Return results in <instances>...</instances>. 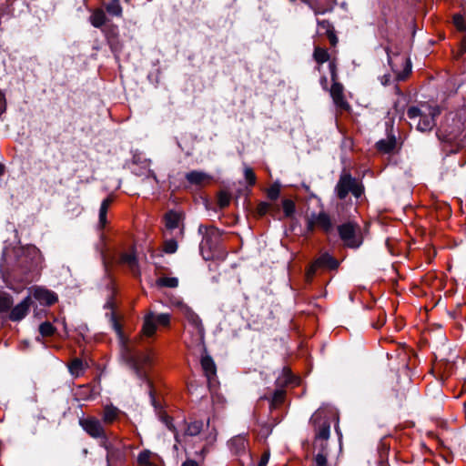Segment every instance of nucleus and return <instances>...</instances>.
Segmentation results:
<instances>
[{"label":"nucleus","instance_id":"obj_43","mask_svg":"<svg viewBox=\"0 0 466 466\" xmlns=\"http://www.w3.org/2000/svg\"><path fill=\"white\" fill-rule=\"evenodd\" d=\"M244 175H245L246 180L248 181V183L249 185L252 186L256 183V175L251 168L246 167L245 171H244Z\"/></svg>","mask_w":466,"mask_h":466},{"label":"nucleus","instance_id":"obj_15","mask_svg":"<svg viewBox=\"0 0 466 466\" xmlns=\"http://www.w3.org/2000/svg\"><path fill=\"white\" fill-rule=\"evenodd\" d=\"M248 446V441L247 438L242 435L235 436L229 441V448L231 451H233L236 454L245 452Z\"/></svg>","mask_w":466,"mask_h":466},{"label":"nucleus","instance_id":"obj_19","mask_svg":"<svg viewBox=\"0 0 466 466\" xmlns=\"http://www.w3.org/2000/svg\"><path fill=\"white\" fill-rule=\"evenodd\" d=\"M89 20L93 26L101 28L107 22V17L103 9L97 8L92 12Z\"/></svg>","mask_w":466,"mask_h":466},{"label":"nucleus","instance_id":"obj_31","mask_svg":"<svg viewBox=\"0 0 466 466\" xmlns=\"http://www.w3.org/2000/svg\"><path fill=\"white\" fill-rule=\"evenodd\" d=\"M282 208L286 218L293 216L296 210L295 202L291 199L285 198L282 200Z\"/></svg>","mask_w":466,"mask_h":466},{"label":"nucleus","instance_id":"obj_27","mask_svg":"<svg viewBox=\"0 0 466 466\" xmlns=\"http://www.w3.org/2000/svg\"><path fill=\"white\" fill-rule=\"evenodd\" d=\"M120 262L126 264L129 267V268L137 273V262L136 256L133 253H124L121 255Z\"/></svg>","mask_w":466,"mask_h":466},{"label":"nucleus","instance_id":"obj_14","mask_svg":"<svg viewBox=\"0 0 466 466\" xmlns=\"http://www.w3.org/2000/svg\"><path fill=\"white\" fill-rule=\"evenodd\" d=\"M34 298L42 304L52 305L57 301V296L46 289L36 288L33 292Z\"/></svg>","mask_w":466,"mask_h":466},{"label":"nucleus","instance_id":"obj_8","mask_svg":"<svg viewBox=\"0 0 466 466\" xmlns=\"http://www.w3.org/2000/svg\"><path fill=\"white\" fill-rule=\"evenodd\" d=\"M316 228H319L326 234H330L334 229V224L330 216L321 211L319 213H312L307 218V229L313 232Z\"/></svg>","mask_w":466,"mask_h":466},{"label":"nucleus","instance_id":"obj_4","mask_svg":"<svg viewBox=\"0 0 466 466\" xmlns=\"http://www.w3.org/2000/svg\"><path fill=\"white\" fill-rule=\"evenodd\" d=\"M310 420L315 427L314 448L319 451L327 452V441L330 434V423L328 418L324 415V411L317 410Z\"/></svg>","mask_w":466,"mask_h":466},{"label":"nucleus","instance_id":"obj_37","mask_svg":"<svg viewBox=\"0 0 466 466\" xmlns=\"http://www.w3.org/2000/svg\"><path fill=\"white\" fill-rule=\"evenodd\" d=\"M279 194L280 185L279 183H274L267 190L268 198L271 200H276L279 197Z\"/></svg>","mask_w":466,"mask_h":466},{"label":"nucleus","instance_id":"obj_40","mask_svg":"<svg viewBox=\"0 0 466 466\" xmlns=\"http://www.w3.org/2000/svg\"><path fill=\"white\" fill-rule=\"evenodd\" d=\"M230 195L227 192H220L218 195V205L221 208L228 207L230 203Z\"/></svg>","mask_w":466,"mask_h":466},{"label":"nucleus","instance_id":"obj_3","mask_svg":"<svg viewBox=\"0 0 466 466\" xmlns=\"http://www.w3.org/2000/svg\"><path fill=\"white\" fill-rule=\"evenodd\" d=\"M179 312L186 319L185 332L191 337L192 344H201L205 337V329L199 316L187 304L177 305Z\"/></svg>","mask_w":466,"mask_h":466},{"label":"nucleus","instance_id":"obj_11","mask_svg":"<svg viewBox=\"0 0 466 466\" xmlns=\"http://www.w3.org/2000/svg\"><path fill=\"white\" fill-rule=\"evenodd\" d=\"M329 93L337 107L340 109L349 108V104L344 96V87L338 81L333 82L329 89Z\"/></svg>","mask_w":466,"mask_h":466},{"label":"nucleus","instance_id":"obj_16","mask_svg":"<svg viewBox=\"0 0 466 466\" xmlns=\"http://www.w3.org/2000/svg\"><path fill=\"white\" fill-rule=\"evenodd\" d=\"M137 462L140 466H160L157 456L147 450L138 454Z\"/></svg>","mask_w":466,"mask_h":466},{"label":"nucleus","instance_id":"obj_25","mask_svg":"<svg viewBox=\"0 0 466 466\" xmlns=\"http://www.w3.org/2000/svg\"><path fill=\"white\" fill-rule=\"evenodd\" d=\"M179 220L180 216L177 213L174 211L167 212L165 216L166 228L168 229L177 228L178 227Z\"/></svg>","mask_w":466,"mask_h":466},{"label":"nucleus","instance_id":"obj_33","mask_svg":"<svg viewBox=\"0 0 466 466\" xmlns=\"http://www.w3.org/2000/svg\"><path fill=\"white\" fill-rule=\"evenodd\" d=\"M12 304V298L8 294L0 291V311L8 310L11 308Z\"/></svg>","mask_w":466,"mask_h":466},{"label":"nucleus","instance_id":"obj_7","mask_svg":"<svg viewBox=\"0 0 466 466\" xmlns=\"http://www.w3.org/2000/svg\"><path fill=\"white\" fill-rule=\"evenodd\" d=\"M171 316L168 313L156 314L152 311L147 312L144 317L141 333L143 336L150 338L157 331V325L167 327L170 324Z\"/></svg>","mask_w":466,"mask_h":466},{"label":"nucleus","instance_id":"obj_22","mask_svg":"<svg viewBox=\"0 0 466 466\" xmlns=\"http://www.w3.org/2000/svg\"><path fill=\"white\" fill-rule=\"evenodd\" d=\"M112 202L113 198L111 197H108L106 199H104L101 203L99 209V226L101 228H104L107 223L106 214Z\"/></svg>","mask_w":466,"mask_h":466},{"label":"nucleus","instance_id":"obj_36","mask_svg":"<svg viewBox=\"0 0 466 466\" xmlns=\"http://www.w3.org/2000/svg\"><path fill=\"white\" fill-rule=\"evenodd\" d=\"M159 417H160V420L165 423V425L171 431L174 432L176 441H178V434L177 432V430H176L175 426L172 424V419L167 414H166L165 412L161 413Z\"/></svg>","mask_w":466,"mask_h":466},{"label":"nucleus","instance_id":"obj_20","mask_svg":"<svg viewBox=\"0 0 466 466\" xmlns=\"http://www.w3.org/2000/svg\"><path fill=\"white\" fill-rule=\"evenodd\" d=\"M313 58L319 65L318 70H320V66L325 62H328L330 58V56L326 48L315 46Z\"/></svg>","mask_w":466,"mask_h":466},{"label":"nucleus","instance_id":"obj_54","mask_svg":"<svg viewBox=\"0 0 466 466\" xmlns=\"http://www.w3.org/2000/svg\"><path fill=\"white\" fill-rule=\"evenodd\" d=\"M389 80H390V76H383L382 84H383V85H387V83L389 82Z\"/></svg>","mask_w":466,"mask_h":466},{"label":"nucleus","instance_id":"obj_39","mask_svg":"<svg viewBox=\"0 0 466 466\" xmlns=\"http://www.w3.org/2000/svg\"><path fill=\"white\" fill-rule=\"evenodd\" d=\"M177 249V243L175 239H169L164 243V251L168 254H173Z\"/></svg>","mask_w":466,"mask_h":466},{"label":"nucleus","instance_id":"obj_46","mask_svg":"<svg viewBox=\"0 0 466 466\" xmlns=\"http://www.w3.org/2000/svg\"><path fill=\"white\" fill-rule=\"evenodd\" d=\"M218 229L215 228H210L207 229V233L203 238V242H206L207 244H208V239L210 237H218Z\"/></svg>","mask_w":466,"mask_h":466},{"label":"nucleus","instance_id":"obj_26","mask_svg":"<svg viewBox=\"0 0 466 466\" xmlns=\"http://www.w3.org/2000/svg\"><path fill=\"white\" fill-rule=\"evenodd\" d=\"M68 369L73 376L79 377L84 372L85 365L82 360L76 358L70 362Z\"/></svg>","mask_w":466,"mask_h":466},{"label":"nucleus","instance_id":"obj_38","mask_svg":"<svg viewBox=\"0 0 466 466\" xmlns=\"http://www.w3.org/2000/svg\"><path fill=\"white\" fill-rule=\"evenodd\" d=\"M303 3L307 4L316 15L324 14L328 11L326 8H322L319 6L318 0H301Z\"/></svg>","mask_w":466,"mask_h":466},{"label":"nucleus","instance_id":"obj_32","mask_svg":"<svg viewBox=\"0 0 466 466\" xmlns=\"http://www.w3.org/2000/svg\"><path fill=\"white\" fill-rule=\"evenodd\" d=\"M277 381H278V384H279V385H288L289 383H293L294 377H293L290 370L288 368H284L282 370L281 377H279Z\"/></svg>","mask_w":466,"mask_h":466},{"label":"nucleus","instance_id":"obj_9","mask_svg":"<svg viewBox=\"0 0 466 466\" xmlns=\"http://www.w3.org/2000/svg\"><path fill=\"white\" fill-rule=\"evenodd\" d=\"M79 425L88 436L96 440L99 437H103L104 433L106 431L104 426L105 424L96 416L80 418Z\"/></svg>","mask_w":466,"mask_h":466},{"label":"nucleus","instance_id":"obj_5","mask_svg":"<svg viewBox=\"0 0 466 466\" xmlns=\"http://www.w3.org/2000/svg\"><path fill=\"white\" fill-rule=\"evenodd\" d=\"M338 232L344 245L349 248H356L362 244L360 227L357 223H343L338 227Z\"/></svg>","mask_w":466,"mask_h":466},{"label":"nucleus","instance_id":"obj_42","mask_svg":"<svg viewBox=\"0 0 466 466\" xmlns=\"http://www.w3.org/2000/svg\"><path fill=\"white\" fill-rule=\"evenodd\" d=\"M319 268H321V267L319 266V264H317V259H316L307 269L306 278H307L308 281H310L312 279V278L314 277V275Z\"/></svg>","mask_w":466,"mask_h":466},{"label":"nucleus","instance_id":"obj_6","mask_svg":"<svg viewBox=\"0 0 466 466\" xmlns=\"http://www.w3.org/2000/svg\"><path fill=\"white\" fill-rule=\"evenodd\" d=\"M335 191L339 199H344L350 192L359 198L363 192V187L350 173H342L336 185Z\"/></svg>","mask_w":466,"mask_h":466},{"label":"nucleus","instance_id":"obj_41","mask_svg":"<svg viewBox=\"0 0 466 466\" xmlns=\"http://www.w3.org/2000/svg\"><path fill=\"white\" fill-rule=\"evenodd\" d=\"M285 398V391L283 390H277L272 397V405L278 406L281 404Z\"/></svg>","mask_w":466,"mask_h":466},{"label":"nucleus","instance_id":"obj_52","mask_svg":"<svg viewBox=\"0 0 466 466\" xmlns=\"http://www.w3.org/2000/svg\"><path fill=\"white\" fill-rule=\"evenodd\" d=\"M320 84L322 86V87L327 90L328 89V80H327V77L323 76L321 77L320 79Z\"/></svg>","mask_w":466,"mask_h":466},{"label":"nucleus","instance_id":"obj_2","mask_svg":"<svg viewBox=\"0 0 466 466\" xmlns=\"http://www.w3.org/2000/svg\"><path fill=\"white\" fill-rule=\"evenodd\" d=\"M439 115V107L429 104L410 106L407 110L409 119L416 124L417 129L420 132L431 131L436 124L435 117Z\"/></svg>","mask_w":466,"mask_h":466},{"label":"nucleus","instance_id":"obj_23","mask_svg":"<svg viewBox=\"0 0 466 466\" xmlns=\"http://www.w3.org/2000/svg\"><path fill=\"white\" fill-rule=\"evenodd\" d=\"M317 264L322 268H329L334 269L338 267V261L329 254L324 253L319 258H317Z\"/></svg>","mask_w":466,"mask_h":466},{"label":"nucleus","instance_id":"obj_29","mask_svg":"<svg viewBox=\"0 0 466 466\" xmlns=\"http://www.w3.org/2000/svg\"><path fill=\"white\" fill-rule=\"evenodd\" d=\"M157 285L174 289L178 286V279L175 277H161L157 280Z\"/></svg>","mask_w":466,"mask_h":466},{"label":"nucleus","instance_id":"obj_47","mask_svg":"<svg viewBox=\"0 0 466 466\" xmlns=\"http://www.w3.org/2000/svg\"><path fill=\"white\" fill-rule=\"evenodd\" d=\"M329 67L332 82H337L338 76H337V68H336L335 63L333 61H331L329 65Z\"/></svg>","mask_w":466,"mask_h":466},{"label":"nucleus","instance_id":"obj_21","mask_svg":"<svg viewBox=\"0 0 466 466\" xmlns=\"http://www.w3.org/2000/svg\"><path fill=\"white\" fill-rule=\"evenodd\" d=\"M396 147V139L394 137H390L388 139H381L376 144V147L378 151L389 154L394 150Z\"/></svg>","mask_w":466,"mask_h":466},{"label":"nucleus","instance_id":"obj_17","mask_svg":"<svg viewBox=\"0 0 466 466\" xmlns=\"http://www.w3.org/2000/svg\"><path fill=\"white\" fill-rule=\"evenodd\" d=\"M201 367L208 381L216 376L217 369L214 360L208 355L202 356Z\"/></svg>","mask_w":466,"mask_h":466},{"label":"nucleus","instance_id":"obj_55","mask_svg":"<svg viewBox=\"0 0 466 466\" xmlns=\"http://www.w3.org/2000/svg\"><path fill=\"white\" fill-rule=\"evenodd\" d=\"M4 166L2 164H0V176L4 173Z\"/></svg>","mask_w":466,"mask_h":466},{"label":"nucleus","instance_id":"obj_44","mask_svg":"<svg viewBox=\"0 0 466 466\" xmlns=\"http://www.w3.org/2000/svg\"><path fill=\"white\" fill-rule=\"evenodd\" d=\"M272 207L271 204L267 202H261L258 205L257 210L259 216H264L268 212L270 208Z\"/></svg>","mask_w":466,"mask_h":466},{"label":"nucleus","instance_id":"obj_53","mask_svg":"<svg viewBox=\"0 0 466 466\" xmlns=\"http://www.w3.org/2000/svg\"><path fill=\"white\" fill-rule=\"evenodd\" d=\"M5 109L4 96L0 93V113Z\"/></svg>","mask_w":466,"mask_h":466},{"label":"nucleus","instance_id":"obj_50","mask_svg":"<svg viewBox=\"0 0 466 466\" xmlns=\"http://www.w3.org/2000/svg\"><path fill=\"white\" fill-rule=\"evenodd\" d=\"M182 466H199L198 463L194 460H187L183 462Z\"/></svg>","mask_w":466,"mask_h":466},{"label":"nucleus","instance_id":"obj_48","mask_svg":"<svg viewBox=\"0 0 466 466\" xmlns=\"http://www.w3.org/2000/svg\"><path fill=\"white\" fill-rule=\"evenodd\" d=\"M326 35H327V36L329 38L330 46H335L337 45V43H338V37H337L334 30L331 31V32H329Z\"/></svg>","mask_w":466,"mask_h":466},{"label":"nucleus","instance_id":"obj_45","mask_svg":"<svg viewBox=\"0 0 466 466\" xmlns=\"http://www.w3.org/2000/svg\"><path fill=\"white\" fill-rule=\"evenodd\" d=\"M318 25L320 29L324 30L326 34L333 31V26L328 20H318Z\"/></svg>","mask_w":466,"mask_h":466},{"label":"nucleus","instance_id":"obj_12","mask_svg":"<svg viewBox=\"0 0 466 466\" xmlns=\"http://www.w3.org/2000/svg\"><path fill=\"white\" fill-rule=\"evenodd\" d=\"M32 300L28 296L23 299L18 305H16L10 312L9 319L12 321H19L24 319L30 309Z\"/></svg>","mask_w":466,"mask_h":466},{"label":"nucleus","instance_id":"obj_35","mask_svg":"<svg viewBox=\"0 0 466 466\" xmlns=\"http://www.w3.org/2000/svg\"><path fill=\"white\" fill-rule=\"evenodd\" d=\"M328 452L318 451L313 458L312 466H328Z\"/></svg>","mask_w":466,"mask_h":466},{"label":"nucleus","instance_id":"obj_28","mask_svg":"<svg viewBox=\"0 0 466 466\" xmlns=\"http://www.w3.org/2000/svg\"><path fill=\"white\" fill-rule=\"evenodd\" d=\"M111 436H113L112 432L107 433V431H106L103 437H99L97 439L99 440V445L107 451V457L113 451L114 449L113 443L111 441Z\"/></svg>","mask_w":466,"mask_h":466},{"label":"nucleus","instance_id":"obj_1","mask_svg":"<svg viewBox=\"0 0 466 466\" xmlns=\"http://www.w3.org/2000/svg\"><path fill=\"white\" fill-rule=\"evenodd\" d=\"M121 356L124 360L134 370L137 376L147 382L150 387V381L147 379V371L152 364L150 353H142L135 350L132 345L127 341H123Z\"/></svg>","mask_w":466,"mask_h":466},{"label":"nucleus","instance_id":"obj_13","mask_svg":"<svg viewBox=\"0 0 466 466\" xmlns=\"http://www.w3.org/2000/svg\"><path fill=\"white\" fill-rule=\"evenodd\" d=\"M122 411L112 404L106 405L101 413L102 422L105 425H111L118 420Z\"/></svg>","mask_w":466,"mask_h":466},{"label":"nucleus","instance_id":"obj_10","mask_svg":"<svg viewBox=\"0 0 466 466\" xmlns=\"http://www.w3.org/2000/svg\"><path fill=\"white\" fill-rule=\"evenodd\" d=\"M385 50H386V53L388 55V62H389L391 69L395 72L396 78L398 80H404V79H406V77L411 72V66H410V63L409 59L407 57H405V56H400L399 58L400 64L404 66V69L402 71H399L396 68L395 63L393 62V57L391 56V54H390V52L389 50V47H386Z\"/></svg>","mask_w":466,"mask_h":466},{"label":"nucleus","instance_id":"obj_30","mask_svg":"<svg viewBox=\"0 0 466 466\" xmlns=\"http://www.w3.org/2000/svg\"><path fill=\"white\" fill-rule=\"evenodd\" d=\"M203 428V422L195 420L187 424L185 433L188 436H197Z\"/></svg>","mask_w":466,"mask_h":466},{"label":"nucleus","instance_id":"obj_51","mask_svg":"<svg viewBox=\"0 0 466 466\" xmlns=\"http://www.w3.org/2000/svg\"><path fill=\"white\" fill-rule=\"evenodd\" d=\"M113 326H114V329H116V331L118 334H121V327H120L119 323L115 319H113Z\"/></svg>","mask_w":466,"mask_h":466},{"label":"nucleus","instance_id":"obj_49","mask_svg":"<svg viewBox=\"0 0 466 466\" xmlns=\"http://www.w3.org/2000/svg\"><path fill=\"white\" fill-rule=\"evenodd\" d=\"M268 460H269V452L265 451L262 454L258 466H267Z\"/></svg>","mask_w":466,"mask_h":466},{"label":"nucleus","instance_id":"obj_34","mask_svg":"<svg viewBox=\"0 0 466 466\" xmlns=\"http://www.w3.org/2000/svg\"><path fill=\"white\" fill-rule=\"evenodd\" d=\"M55 327L48 321L43 322L39 326V332L44 337H50L55 333Z\"/></svg>","mask_w":466,"mask_h":466},{"label":"nucleus","instance_id":"obj_24","mask_svg":"<svg viewBox=\"0 0 466 466\" xmlns=\"http://www.w3.org/2000/svg\"><path fill=\"white\" fill-rule=\"evenodd\" d=\"M105 8L110 15L116 17L122 16L123 10L119 0H111L109 3L105 5Z\"/></svg>","mask_w":466,"mask_h":466},{"label":"nucleus","instance_id":"obj_18","mask_svg":"<svg viewBox=\"0 0 466 466\" xmlns=\"http://www.w3.org/2000/svg\"><path fill=\"white\" fill-rule=\"evenodd\" d=\"M187 180L197 186H203L209 182L210 177L202 171H191L186 175Z\"/></svg>","mask_w":466,"mask_h":466},{"label":"nucleus","instance_id":"obj_56","mask_svg":"<svg viewBox=\"0 0 466 466\" xmlns=\"http://www.w3.org/2000/svg\"><path fill=\"white\" fill-rule=\"evenodd\" d=\"M289 1L293 3V2H295L296 0H289Z\"/></svg>","mask_w":466,"mask_h":466}]
</instances>
